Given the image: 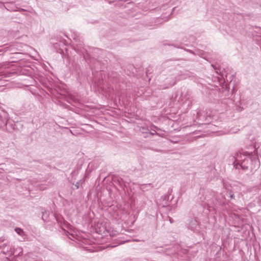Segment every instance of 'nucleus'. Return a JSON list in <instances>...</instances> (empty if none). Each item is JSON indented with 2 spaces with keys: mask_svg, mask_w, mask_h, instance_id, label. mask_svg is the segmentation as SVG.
I'll list each match as a JSON object with an SVG mask.
<instances>
[{
  "mask_svg": "<svg viewBox=\"0 0 261 261\" xmlns=\"http://www.w3.org/2000/svg\"><path fill=\"white\" fill-rule=\"evenodd\" d=\"M15 231L20 235L22 236L23 233V231L22 229L19 228H17L15 229Z\"/></svg>",
  "mask_w": 261,
  "mask_h": 261,
  "instance_id": "1",
  "label": "nucleus"
}]
</instances>
